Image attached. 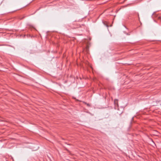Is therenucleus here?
Masks as SVG:
<instances>
[{"label":"nucleus","instance_id":"1","mask_svg":"<svg viewBox=\"0 0 161 161\" xmlns=\"http://www.w3.org/2000/svg\"><path fill=\"white\" fill-rule=\"evenodd\" d=\"M117 102H118V100L117 99H115L114 100V103L115 104H116V103H117V105H118Z\"/></svg>","mask_w":161,"mask_h":161},{"label":"nucleus","instance_id":"2","mask_svg":"<svg viewBox=\"0 0 161 161\" xmlns=\"http://www.w3.org/2000/svg\"><path fill=\"white\" fill-rule=\"evenodd\" d=\"M158 18L159 19L161 20V17H158Z\"/></svg>","mask_w":161,"mask_h":161},{"label":"nucleus","instance_id":"3","mask_svg":"<svg viewBox=\"0 0 161 161\" xmlns=\"http://www.w3.org/2000/svg\"><path fill=\"white\" fill-rule=\"evenodd\" d=\"M126 0H124V1H126Z\"/></svg>","mask_w":161,"mask_h":161}]
</instances>
